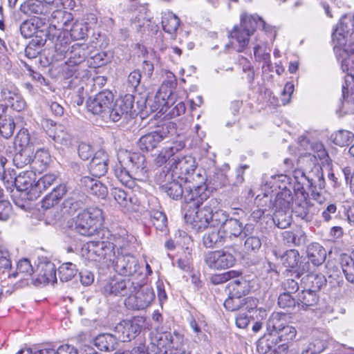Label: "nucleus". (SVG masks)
Wrapping results in <instances>:
<instances>
[{"instance_id":"obj_1","label":"nucleus","mask_w":354,"mask_h":354,"mask_svg":"<svg viewBox=\"0 0 354 354\" xmlns=\"http://www.w3.org/2000/svg\"><path fill=\"white\" fill-rule=\"evenodd\" d=\"M171 166L167 171L160 173V179L164 176L166 180L177 178L185 184V194L207 189L205 172L197 169L195 158L189 155L173 158L170 160Z\"/></svg>"},{"instance_id":"obj_2","label":"nucleus","mask_w":354,"mask_h":354,"mask_svg":"<svg viewBox=\"0 0 354 354\" xmlns=\"http://www.w3.org/2000/svg\"><path fill=\"white\" fill-rule=\"evenodd\" d=\"M206 191L207 189L196 191L185 194V202L187 203L185 218L187 222L191 223L193 228L197 231L207 228L210 223L211 207H201L203 201L208 197Z\"/></svg>"},{"instance_id":"obj_3","label":"nucleus","mask_w":354,"mask_h":354,"mask_svg":"<svg viewBox=\"0 0 354 354\" xmlns=\"http://www.w3.org/2000/svg\"><path fill=\"white\" fill-rule=\"evenodd\" d=\"M313 167L308 171L299 169L295 171L296 183L294 185L295 190L310 192L313 199L319 200V191L325 186V181L322 168L319 164L312 162Z\"/></svg>"},{"instance_id":"obj_4","label":"nucleus","mask_w":354,"mask_h":354,"mask_svg":"<svg viewBox=\"0 0 354 354\" xmlns=\"http://www.w3.org/2000/svg\"><path fill=\"white\" fill-rule=\"evenodd\" d=\"M102 221V209L96 207H91L77 215L75 221V230L81 235L91 236L97 233Z\"/></svg>"},{"instance_id":"obj_5","label":"nucleus","mask_w":354,"mask_h":354,"mask_svg":"<svg viewBox=\"0 0 354 354\" xmlns=\"http://www.w3.org/2000/svg\"><path fill=\"white\" fill-rule=\"evenodd\" d=\"M176 133V124L167 122L157 130L142 136L138 141V146L143 152L151 151L156 149L162 140Z\"/></svg>"},{"instance_id":"obj_6","label":"nucleus","mask_w":354,"mask_h":354,"mask_svg":"<svg viewBox=\"0 0 354 354\" xmlns=\"http://www.w3.org/2000/svg\"><path fill=\"white\" fill-rule=\"evenodd\" d=\"M138 287V283H135L130 279L112 278L106 282L102 292L105 296L128 297L129 299H131V296Z\"/></svg>"},{"instance_id":"obj_7","label":"nucleus","mask_w":354,"mask_h":354,"mask_svg":"<svg viewBox=\"0 0 354 354\" xmlns=\"http://www.w3.org/2000/svg\"><path fill=\"white\" fill-rule=\"evenodd\" d=\"M116 272L124 276H131L137 273L140 267L138 259L129 253H123L122 246L118 248L117 254L110 261Z\"/></svg>"},{"instance_id":"obj_8","label":"nucleus","mask_w":354,"mask_h":354,"mask_svg":"<svg viewBox=\"0 0 354 354\" xmlns=\"http://www.w3.org/2000/svg\"><path fill=\"white\" fill-rule=\"evenodd\" d=\"M113 95L111 91H104L97 93L93 98H88L86 107L88 111L94 115H107V111L113 102Z\"/></svg>"},{"instance_id":"obj_9","label":"nucleus","mask_w":354,"mask_h":354,"mask_svg":"<svg viewBox=\"0 0 354 354\" xmlns=\"http://www.w3.org/2000/svg\"><path fill=\"white\" fill-rule=\"evenodd\" d=\"M342 69L346 73L342 86V97L348 102H354V55L343 59Z\"/></svg>"},{"instance_id":"obj_10","label":"nucleus","mask_w":354,"mask_h":354,"mask_svg":"<svg viewBox=\"0 0 354 354\" xmlns=\"http://www.w3.org/2000/svg\"><path fill=\"white\" fill-rule=\"evenodd\" d=\"M234 257L230 252L223 250H216L207 252L204 255V261L210 268L214 270L226 269L232 267L235 262Z\"/></svg>"},{"instance_id":"obj_11","label":"nucleus","mask_w":354,"mask_h":354,"mask_svg":"<svg viewBox=\"0 0 354 354\" xmlns=\"http://www.w3.org/2000/svg\"><path fill=\"white\" fill-rule=\"evenodd\" d=\"M254 230L252 224H246L245 226L243 225L242 223L233 218H229L227 222L223 226L221 231L224 236L227 244L230 243L234 239L239 237L241 234L244 235H248L250 230Z\"/></svg>"},{"instance_id":"obj_12","label":"nucleus","mask_w":354,"mask_h":354,"mask_svg":"<svg viewBox=\"0 0 354 354\" xmlns=\"http://www.w3.org/2000/svg\"><path fill=\"white\" fill-rule=\"evenodd\" d=\"M36 174L30 170L26 171L17 175L15 179V187L20 192V197L23 199L30 200V191L35 187Z\"/></svg>"},{"instance_id":"obj_13","label":"nucleus","mask_w":354,"mask_h":354,"mask_svg":"<svg viewBox=\"0 0 354 354\" xmlns=\"http://www.w3.org/2000/svg\"><path fill=\"white\" fill-rule=\"evenodd\" d=\"M37 277L33 282L35 286L56 282V268L53 263L50 261L41 262L37 266Z\"/></svg>"},{"instance_id":"obj_14","label":"nucleus","mask_w":354,"mask_h":354,"mask_svg":"<svg viewBox=\"0 0 354 354\" xmlns=\"http://www.w3.org/2000/svg\"><path fill=\"white\" fill-rule=\"evenodd\" d=\"M176 179L177 178H173L170 180H166L164 176L160 179V174L158 177L161 190L174 200H178L182 198L183 196L185 198V187L183 188L182 184L183 181H178Z\"/></svg>"},{"instance_id":"obj_15","label":"nucleus","mask_w":354,"mask_h":354,"mask_svg":"<svg viewBox=\"0 0 354 354\" xmlns=\"http://www.w3.org/2000/svg\"><path fill=\"white\" fill-rule=\"evenodd\" d=\"M109 156L104 150L97 151L89 163L88 169L92 176L100 178L108 170Z\"/></svg>"},{"instance_id":"obj_16","label":"nucleus","mask_w":354,"mask_h":354,"mask_svg":"<svg viewBox=\"0 0 354 354\" xmlns=\"http://www.w3.org/2000/svg\"><path fill=\"white\" fill-rule=\"evenodd\" d=\"M93 241L99 262L102 261L107 267H109L111 260L115 256V248L117 250L118 248L121 249V245L109 241Z\"/></svg>"},{"instance_id":"obj_17","label":"nucleus","mask_w":354,"mask_h":354,"mask_svg":"<svg viewBox=\"0 0 354 354\" xmlns=\"http://www.w3.org/2000/svg\"><path fill=\"white\" fill-rule=\"evenodd\" d=\"M46 36L54 42L55 50L60 56H65L71 48L70 46V40L67 36V32L62 31L55 32L54 30L49 29Z\"/></svg>"},{"instance_id":"obj_18","label":"nucleus","mask_w":354,"mask_h":354,"mask_svg":"<svg viewBox=\"0 0 354 354\" xmlns=\"http://www.w3.org/2000/svg\"><path fill=\"white\" fill-rule=\"evenodd\" d=\"M80 184L88 193L97 198H104L108 194L107 187L97 178L83 176Z\"/></svg>"},{"instance_id":"obj_19","label":"nucleus","mask_w":354,"mask_h":354,"mask_svg":"<svg viewBox=\"0 0 354 354\" xmlns=\"http://www.w3.org/2000/svg\"><path fill=\"white\" fill-rule=\"evenodd\" d=\"M288 316L286 313H273L267 322L268 332H280L286 330L287 332H296L295 329L288 325Z\"/></svg>"},{"instance_id":"obj_20","label":"nucleus","mask_w":354,"mask_h":354,"mask_svg":"<svg viewBox=\"0 0 354 354\" xmlns=\"http://www.w3.org/2000/svg\"><path fill=\"white\" fill-rule=\"evenodd\" d=\"M57 183V176L55 174H47L41 177L30 191V200H36L41 194L52 185Z\"/></svg>"},{"instance_id":"obj_21","label":"nucleus","mask_w":354,"mask_h":354,"mask_svg":"<svg viewBox=\"0 0 354 354\" xmlns=\"http://www.w3.org/2000/svg\"><path fill=\"white\" fill-rule=\"evenodd\" d=\"M165 104V97L162 96L160 91L157 92L153 98L144 96L137 101V104L140 109L149 107L151 111H163Z\"/></svg>"},{"instance_id":"obj_22","label":"nucleus","mask_w":354,"mask_h":354,"mask_svg":"<svg viewBox=\"0 0 354 354\" xmlns=\"http://www.w3.org/2000/svg\"><path fill=\"white\" fill-rule=\"evenodd\" d=\"M251 35L241 26H235L230 33L232 44L238 52H243L248 46Z\"/></svg>"},{"instance_id":"obj_23","label":"nucleus","mask_w":354,"mask_h":354,"mask_svg":"<svg viewBox=\"0 0 354 354\" xmlns=\"http://www.w3.org/2000/svg\"><path fill=\"white\" fill-rule=\"evenodd\" d=\"M128 158L129 162L128 167L133 176L138 178L144 176L147 167L145 156L140 153H132Z\"/></svg>"},{"instance_id":"obj_24","label":"nucleus","mask_w":354,"mask_h":354,"mask_svg":"<svg viewBox=\"0 0 354 354\" xmlns=\"http://www.w3.org/2000/svg\"><path fill=\"white\" fill-rule=\"evenodd\" d=\"M133 295H134L136 300L135 307L138 310L147 308L155 298L154 292L151 288L142 287L140 285Z\"/></svg>"},{"instance_id":"obj_25","label":"nucleus","mask_w":354,"mask_h":354,"mask_svg":"<svg viewBox=\"0 0 354 354\" xmlns=\"http://www.w3.org/2000/svg\"><path fill=\"white\" fill-rule=\"evenodd\" d=\"M203 244L207 248H218L227 243L223 235L221 230L212 229L207 230L203 235Z\"/></svg>"},{"instance_id":"obj_26","label":"nucleus","mask_w":354,"mask_h":354,"mask_svg":"<svg viewBox=\"0 0 354 354\" xmlns=\"http://www.w3.org/2000/svg\"><path fill=\"white\" fill-rule=\"evenodd\" d=\"M280 341L281 338L277 333H264L257 342V351L259 354H266L270 351L277 348L276 346Z\"/></svg>"},{"instance_id":"obj_27","label":"nucleus","mask_w":354,"mask_h":354,"mask_svg":"<svg viewBox=\"0 0 354 354\" xmlns=\"http://www.w3.org/2000/svg\"><path fill=\"white\" fill-rule=\"evenodd\" d=\"M302 283L304 288L311 290L313 292H317L326 286V279L324 274L317 272H311L302 277Z\"/></svg>"},{"instance_id":"obj_28","label":"nucleus","mask_w":354,"mask_h":354,"mask_svg":"<svg viewBox=\"0 0 354 354\" xmlns=\"http://www.w3.org/2000/svg\"><path fill=\"white\" fill-rule=\"evenodd\" d=\"M93 344L100 351H112L116 348L117 337L112 333H100L93 339Z\"/></svg>"},{"instance_id":"obj_29","label":"nucleus","mask_w":354,"mask_h":354,"mask_svg":"<svg viewBox=\"0 0 354 354\" xmlns=\"http://www.w3.org/2000/svg\"><path fill=\"white\" fill-rule=\"evenodd\" d=\"M300 192L303 196V199L296 201L292 212L296 216L306 221H309L311 218L310 210L313 205L310 201L306 198V196L308 195V193L304 192V193L302 192Z\"/></svg>"},{"instance_id":"obj_30","label":"nucleus","mask_w":354,"mask_h":354,"mask_svg":"<svg viewBox=\"0 0 354 354\" xmlns=\"http://www.w3.org/2000/svg\"><path fill=\"white\" fill-rule=\"evenodd\" d=\"M292 194L290 189L286 188L285 187L281 189L280 192H279L274 199V201L272 202L270 200V208L275 209H289L290 205L292 201Z\"/></svg>"},{"instance_id":"obj_31","label":"nucleus","mask_w":354,"mask_h":354,"mask_svg":"<svg viewBox=\"0 0 354 354\" xmlns=\"http://www.w3.org/2000/svg\"><path fill=\"white\" fill-rule=\"evenodd\" d=\"M50 161L49 153L45 150H37L32 156L30 168L35 174L43 172L48 166Z\"/></svg>"},{"instance_id":"obj_32","label":"nucleus","mask_w":354,"mask_h":354,"mask_svg":"<svg viewBox=\"0 0 354 354\" xmlns=\"http://www.w3.org/2000/svg\"><path fill=\"white\" fill-rule=\"evenodd\" d=\"M308 260L315 266L322 264L326 257L325 249L317 243L310 244L306 250Z\"/></svg>"},{"instance_id":"obj_33","label":"nucleus","mask_w":354,"mask_h":354,"mask_svg":"<svg viewBox=\"0 0 354 354\" xmlns=\"http://www.w3.org/2000/svg\"><path fill=\"white\" fill-rule=\"evenodd\" d=\"M66 192L67 189L66 185L59 184L42 200V207L49 209L54 206L63 198Z\"/></svg>"},{"instance_id":"obj_34","label":"nucleus","mask_w":354,"mask_h":354,"mask_svg":"<svg viewBox=\"0 0 354 354\" xmlns=\"http://www.w3.org/2000/svg\"><path fill=\"white\" fill-rule=\"evenodd\" d=\"M114 173L116 178L121 182L122 184L125 185L129 189H134L136 183V180L138 179L137 177L133 176V174L131 172V169L127 170L123 165L120 162L119 165L115 166L114 169Z\"/></svg>"},{"instance_id":"obj_35","label":"nucleus","mask_w":354,"mask_h":354,"mask_svg":"<svg viewBox=\"0 0 354 354\" xmlns=\"http://www.w3.org/2000/svg\"><path fill=\"white\" fill-rule=\"evenodd\" d=\"M51 17L55 20L56 19H59V17H62V21H53L49 26V29L54 30L55 32L61 31V29L68 30V27L70 26L71 23L73 20V15L71 12L63 10V9H60L55 14H51Z\"/></svg>"},{"instance_id":"obj_36","label":"nucleus","mask_w":354,"mask_h":354,"mask_svg":"<svg viewBox=\"0 0 354 354\" xmlns=\"http://www.w3.org/2000/svg\"><path fill=\"white\" fill-rule=\"evenodd\" d=\"M41 24L45 25V23L38 17L24 21L20 26L21 35L30 38L38 32H43V30H40Z\"/></svg>"},{"instance_id":"obj_37","label":"nucleus","mask_w":354,"mask_h":354,"mask_svg":"<svg viewBox=\"0 0 354 354\" xmlns=\"http://www.w3.org/2000/svg\"><path fill=\"white\" fill-rule=\"evenodd\" d=\"M21 10L28 15H37L48 17V9L43 5L40 0H28L23 6Z\"/></svg>"},{"instance_id":"obj_38","label":"nucleus","mask_w":354,"mask_h":354,"mask_svg":"<svg viewBox=\"0 0 354 354\" xmlns=\"http://www.w3.org/2000/svg\"><path fill=\"white\" fill-rule=\"evenodd\" d=\"M7 159L0 156V180L3 183L8 189H12L15 187V179L17 176L14 170H8L5 169V165Z\"/></svg>"},{"instance_id":"obj_39","label":"nucleus","mask_w":354,"mask_h":354,"mask_svg":"<svg viewBox=\"0 0 354 354\" xmlns=\"http://www.w3.org/2000/svg\"><path fill=\"white\" fill-rule=\"evenodd\" d=\"M341 266L346 280L354 283V250L350 254L342 255Z\"/></svg>"},{"instance_id":"obj_40","label":"nucleus","mask_w":354,"mask_h":354,"mask_svg":"<svg viewBox=\"0 0 354 354\" xmlns=\"http://www.w3.org/2000/svg\"><path fill=\"white\" fill-rule=\"evenodd\" d=\"M262 18L257 15L243 14L241 17L240 26L248 32L253 35L257 28H260Z\"/></svg>"},{"instance_id":"obj_41","label":"nucleus","mask_w":354,"mask_h":354,"mask_svg":"<svg viewBox=\"0 0 354 354\" xmlns=\"http://www.w3.org/2000/svg\"><path fill=\"white\" fill-rule=\"evenodd\" d=\"M33 149L24 148L19 149L13 157V164L17 168H23L28 165H31L32 160Z\"/></svg>"},{"instance_id":"obj_42","label":"nucleus","mask_w":354,"mask_h":354,"mask_svg":"<svg viewBox=\"0 0 354 354\" xmlns=\"http://www.w3.org/2000/svg\"><path fill=\"white\" fill-rule=\"evenodd\" d=\"M180 23V19L171 12H165L162 16V26L167 33H175L179 27Z\"/></svg>"},{"instance_id":"obj_43","label":"nucleus","mask_w":354,"mask_h":354,"mask_svg":"<svg viewBox=\"0 0 354 354\" xmlns=\"http://www.w3.org/2000/svg\"><path fill=\"white\" fill-rule=\"evenodd\" d=\"M171 333H150V339L151 344L160 351L163 348L165 354H167V347H170L172 344Z\"/></svg>"},{"instance_id":"obj_44","label":"nucleus","mask_w":354,"mask_h":354,"mask_svg":"<svg viewBox=\"0 0 354 354\" xmlns=\"http://www.w3.org/2000/svg\"><path fill=\"white\" fill-rule=\"evenodd\" d=\"M317 292H313L311 290L305 288L299 296V302L297 304L299 310H306L307 307L313 306L317 304L318 297Z\"/></svg>"},{"instance_id":"obj_45","label":"nucleus","mask_w":354,"mask_h":354,"mask_svg":"<svg viewBox=\"0 0 354 354\" xmlns=\"http://www.w3.org/2000/svg\"><path fill=\"white\" fill-rule=\"evenodd\" d=\"M272 220L274 224L281 229H285L290 226L292 217L289 209H275Z\"/></svg>"},{"instance_id":"obj_46","label":"nucleus","mask_w":354,"mask_h":354,"mask_svg":"<svg viewBox=\"0 0 354 354\" xmlns=\"http://www.w3.org/2000/svg\"><path fill=\"white\" fill-rule=\"evenodd\" d=\"M252 232L250 230L248 235H244L243 250L248 254L257 253L262 245L261 239L258 236L251 235Z\"/></svg>"},{"instance_id":"obj_47","label":"nucleus","mask_w":354,"mask_h":354,"mask_svg":"<svg viewBox=\"0 0 354 354\" xmlns=\"http://www.w3.org/2000/svg\"><path fill=\"white\" fill-rule=\"evenodd\" d=\"M349 26H351L349 24V21H342L338 27L333 32V41L336 40L337 45H344L346 44L345 37H346V35L350 33L352 34V29H351Z\"/></svg>"},{"instance_id":"obj_48","label":"nucleus","mask_w":354,"mask_h":354,"mask_svg":"<svg viewBox=\"0 0 354 354\" xmlns=\"http://www.w3.org/2000/svg\"><path fill=\"white\" fill-rule=\"evenodd\" d=\"M230 294L243 297L249 292L248 283L243 279H236L228 284Z\"/></svg>"},{"instance_id":"obj_49","label":"nucleus","mask_w":354,"mask_h":354,"mask_svg":"<svg viewBox=\"0 0 354 354\" xmlns=\"http://www.w3.org/2000/svg\"><path fill=\"white\" fill-rule=\"evenodd\" d=\"M66 56L68 57L70 63L73 64H81L85 59L84 49L82 48V45L80 44H74L71 46V48L68 50V53L66 54Z\"/></svg>"},{"instance_id":"obj_50","label":"nucleus","mask_w":354,"mask_h":354,"mask_svg":"<svg viewBox=\"0 0 354 354\" xmlns=\"http://www.w3.org/2000/svg\"><path fill=\"white\" fill-rule=\"evenodd\" d=\"M149 214L151 222L155 228L161 232H166L167 219L165 214L158 210H152Z\"/></svg>"},{"instance_id":"obj_51","label":"nucleus","mask_w":354,"mask_h":354,"mask_svg":"<svg viewBox=\"0 0 354 354\" xmlns=\"http://www.w3.org/2000/svg\"><path fill=\"white\" fill-rule=\"evenodd\" d=\"M299 254L296 250H287L281 256L283 265L287 268L295 269L297 267L299 262Z\"/></svg>"},{"instance_id":"obj_52","label":"nucleus","mask_w":354,"mask_h":354,"mask_svg":"<svg viewBox=\"0 0 354 354\" xmlns=\"http://www.w3.org/2000/svg\"><path fill=\"white\" fill-rule=\"evenodd\" d=\"M135 97H136L132 94H126L124 96L118 98L115 101V104L117 105V107L121 110V113L126 115L129 113L131 112L133 108Z\"/></svg>"},{"instance_id":"obj_53","label":"nucleus","mask_w":354,"mask_h":354,"mask_svg":"<svg viewBox=\"0 0 354 354\" xmlns=\"http://www.w3.org/2000/svg\"><path fill=\"white\" fill-rule=\"evenodd\" d=\"M33 273V268L30 262L27 259H23L19 261L17 266V271L12 274V277L21 275V279H25L27 277H30Z\"/></svg>"},{"instance_id":"obj_54","label":"nucleus","mask_w":354,"mask_h":354,"mask_svg":"<svg viewBox=\"0 0 354 354\" xmlns=\"http://www.w3.org/2000/svg\"><path fill=\"white\" fill-rule=\"evenodd\" d=\"M75 265L72 263H64L58 269V275L62 281L71 280L77 274Z\"/></svg>"},{"instance_id":"obj_55","label":"nucleus","mask_w":354,"mask_h":354,"mask_svg":"<svg viewBox=\"0 0 354 354\" xmlns=\"http://www.w3.org/2000/svg\"><path fill=\"white\" fill-rule=\"evenodd\" d=\"M15 123L11 116L1 118L0 120V134L5 138H10L15 131Z\"/></svg>"},{"instance_id":"obj_56","label":"nucleus","mask_w":354,"mask_h":354,"mask_svg":"<svg viewBox=\"0 0 354 354\" xmlns=\"http://www.w3.org/2000/svg\"><path fill=\"white\" fill-rule=\"evenodd\" d=\"M14 145L17 150L18 147L19 149L32 148L30 137L28 129H22L17 133L15 138Z\"/></svg>"},{"instance_id":"obj_57","label":"nucleus","mask_w":354,"mask_h":354,"mask_svg":"<svg viewBox=\"0 0 354 354\" xmlns=\"http://www.w3.org/2000/svg\"><path fill=\"white\" fill-rule=\"evenodd\" d=\"M353 133L346 130H339L332 136L333 142L341 147L349 145L353 141Z\"/></svg>"},{"instance_id":"obj_58","label":"nucleus","mask_w":354,"mask_h":354,"mask_svg":"<svg viewBox=\"0 0 354 354\" xmlns=\"http://www.w3.org/2000/svg\"><path fill=\"white\" fill-rule=\"evenodd\" d=\"M278 306L287 312H290L295 308L296 301L289 292H283L278 297Z\"/></svg>"},{"instance_id":"obj_59","label":"nucleus","mask_w":354,"mask_h":354,"mask_svg":"<svg viewBox=\"0 0 354 354\" xmlns=\"http://www.w3.org/2000/svg\"><path fill=\"white\" fill-rule=\"evenodd\" d=\"M88 28L86 24L75 22L70 29V35L75 40L83 39L87 36Z\"/></svg>"},{"instance_id":"obj_60","label":"nucleus","mask_w":354,"mask_h":354,"mask_svg":"<svg viewBox=\"0 0 354 354\" xmlns=\"http://www.w3.org/2000/svg\"><path fill=\"white\" fill-rule=\"evenodd\" d=\"M241 274L236 270H230L221 274H216L212 276L210 281L214 285L223 283L228 280L237 277Z\"/></svg>"},{"instance_id":"obj_61","label":"nucleus","mask_w":354,"mask_h":354,"mask_svg":"<svg viewBox=\"0 0 354 354\" xmlns=\"http://www.w3.org/2000/svg\"><path fill=\"white\" fill-rule=\"evenodd\" d=\"M111 194L115 201L122 207H127L131 202V198L129 197L128 194L123 189L118 187H113L111 190Z\"/></svg>"},{"instance_id":"obj_62","label":"nucleus","mask_w":354,"mask_h":354,"mask_svg":"<svg viewBox=\"0 0 354 354\" xmlns=\"http://www.w3.org/2000/svg\"><path fill=\"white\" fill-rule=\"evenodd\" d=\"M228 218L229 216L225 213V212L221 209H218L213 212L212 209H211L209 224L212 225H220V230H221Z\"/></svg>"},{"instance_id":"obj_63","label":"nucleus","mask_w":354,"mask_h":354,"mask_svg":"<svg viewBox=\"0 0 354 354\" xmlns=\"http://www.w3.org/2000/svg\"><path fill=\"white\" fill-rule=\"evenodd\" d=\"M284 239L288 243H291L295 245H300L305 243L306 236L301 230L294 232H285Z\"/></svg>"},{"instance_id":"obj_64","label":"nucleus","mask_w":354,"mask_h":354,"mask_svg":"<svg viewBox=\"0 0 354 354\" xmlns=\"http://www.w3.org/2000/svg\"><path fill=\"white\" fill-rule=\"evenodd\" d=\"M243 301H244L243 297L231 295L229 293V297L227 299H225L223 305L227 310H241Z\"/></svg>"}]
</instances>
